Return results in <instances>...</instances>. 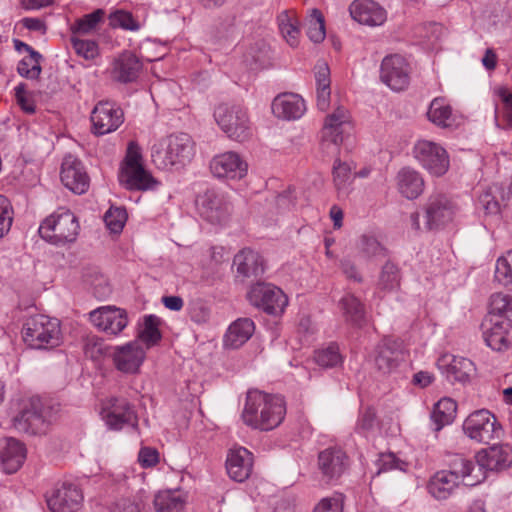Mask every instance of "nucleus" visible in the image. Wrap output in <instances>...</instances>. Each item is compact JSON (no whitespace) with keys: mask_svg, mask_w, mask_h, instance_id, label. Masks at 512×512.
Instances as JSON below:
<instances>
[{"mask_svg":"<svg viewBox=\"0 0 512 512\" xmlns=\"http://www.w3.org/2000/svg\"><path fill=\"white\" fill-rule=\"evenodd\" d=\"M285 414L286 404L282 396L250 390L241 416L247 426L269 431L282 423Z\"/></svg>","mask_w":512,"mask_h":512,"instance_id":"nucleus-1","label":"nucleus"},{"mask_svg":"<svg viewBox=\"0 0 512 512\" xmlns=\"http://www.w3.org/2000/svg\"><path fill=\"white\" fill-rule=\"evenodd\" d=\"M80 232L76 215L69 209L58 208L40 224L38 233L46 242L57 247L74 243Z\"/></svg>","mask_w":512,"mask_h":512,"instance_id":"nucleus-2","label":"nucleus"},{"mask_svg":"<svg viewBox=\"0 0 512 512\" xmlns=\"http://www.w3.org/2000/svg\"><path fill=\"white\" fill-rule=\"evenodd\" d=\"M60 322L43 314L30 316L22 327L23 341L33 349H48L60 344Z\"/></svg>","mask_w":512,"mask_h":512,"instance_id":"nucleus-3","label":"nucleus"},{"mask_svg":"<svg viewBox=\"0 0 512 512\" xmlns=\"http://www.w3.org/2000/svg\"><path fill=\"white\" fill-rule=\"evenodd\" d=\"M50 407L35 396L23 401L19 412L13 417V427L20 433L37 435L45 433L50 424Z\"/></svg>","mask_w":512,"mask_h":512,"instance_id":"nucleus-4","label":"nucleus"},{"mask_svg":"<svg viewBox=\"0 0 512 512\" xmlns=\"http://www.w3.org/2000/svg\"><path fill=\"white\" fill-rule=\"evenodd\" d=\"M153 163L162 169L175 165H185L193 157V142L186 133L171 135L167 139L165 152L158 145L151 149Z\"/></svg>","mask_w":512,"mask_h":512,"instance_id":"nucleus-5","label":"nucleus"},{"mask_svg":"<svg viewBox=\"0 0 512 512\" xmlns=\"http://www.w3.org/2000/svg\"><path fill=\"white\" fill-rule=\"evenodd\" d=\"M214 118L229 138L242 142L250 136L249 119L240 106L219 104L214 110Z\"/></svg>","mask_w":512,"mask_h":512,"instance_id":"nucleus-6","label":"nucleus"},{"mask_svg":"<svg viewBox=\"0 0 512 512\" xmlns=\"http://www.w3.org/2000/svg\"><path fill=\"white\" fill-rule=\"evenodd\" d=\"M463 430L470 439L482 443L498 439L502 434L501 424L486 409L471 413L463 423Z\"/></svg>","mask_w":512,"mask_h":512,"instance_id":"nucleus-7","label":"nucleus"},{"mask_svg":"<svg viewBox=\"0 0 512 512\" xmlns=\"http://www.w3.org/2000/svg\"><path fill=\"white\" fill-rule=\"evenodd\" d=\"M250 303L265 313L279 316L288 305V297L278 287L270 283H256L248 293Z\"/></svg>","mask_w":512,"mask_h":512,"instance_id":"nucleus-8","label":"nucleus"},{"mask_svg":"<svg viewBox=\"0 0 512 512\" xmlns=\"http://www.w3.org/2000/svg\"><path fill=\"white\" fill-rule=\"evenodd\" d=\"M414 156L432 175L442 176L449 168L447 151L437 143L428 140L418 141L414 147Z\"/></svg>","mask_w":512,"mask_h":512,"instance_id":"nucleus-9","label":"nucleus"},{"mask_svg":"<svg viewBox=\"0 0 512 512\" xmlns=\"http://www.w3.org/2000/svg\"><path fill=\"white\" fill-rule=\"evenodd\" d=\"M200 216L211 224H222L230 214V204L214 189H207L196 198Z\"/></svg>","mask_w":512,"mask_h":512,"instance_id":"nucleus-10","label":"nucleus"},{"mask_svg":"<svg viewBox=\"0 0 512 512\" xmlns=\"http://www.w3.org/2000/svg\"><path fill=\"white\" fill-rule=\"evenodd\" d=\"M123 121V110L110 101L98 102L91 113L93 133L98 136L114 132Z\"/></svg>","mask_w":512,"mask_h":512,"instance_id":"nucleus-11","label":"nucleus"},{"mask_svg":"<svg viewBox=\"0 0 512 512\" xmlns=\"http://www.w3.org/2000/svg\"><path fill=\"white\" fill-rule=\"evenodd\" d=\"M46 501L51 512H78L83 505V494L77 485L63 482L53 489Z\"/></svg>","mask_w":512,"mask_h":512,"instance_id":"nucleus-12","label":"nucleus"},{"mask_svg":"<svg viewBox=\"0 0 512 512\" xmlns=\"http://www.w3.org/2000/svg\"><path fill=\"white\" fill-rule=\"evenodd\" d=\"M380 78L392 90H404L410 81L408 63L397 54L386 56L381 63Z\"/></svg>","mask_w":512,"mask_h":512,"instance_id":"nucleus-13","label":"nucleus"},{"mask_svg":"<svg viewBox=\"0 0 512 512\" xmlns=\"http://www.w3.org/2000/svg\"><path fill=\"white\" fill-rule=\"evenodd\" d=\"M481 327L484 341L492 350L503 352L511 348L512 322L509 319L484 320Z\"/></svg>","mask_w":512,"mask_h":512,"instance_id":"nucleus-14","label":"nucleus"},{"mask_svg":"<svg viewBox=\"0 0 512 512\" xmlns=\"http://www.w3.org/2000/svg\"><path fill=\"white\" fill-rule=\"evenodd\" d=\"M92 324L109 335H118L128 324L127 312L114 306H103L89 314Z\"/></svg>","mask_w":512,"mask_h":512,"instance_id":"nucleus-15","label":"nucleus"},{"mask_svg":"<svg viewBox=\"0 0 512 512\" xmlns=\"http://www.w3.org/2000/svg\"><path fill=\"white\" fill-rule=\"evenodd\" d=\"M455 214V206L445 195L429 197L425 206V226L428 230L438 229L450 221Z\"/></svg>","mask_w":512,"mask_h":512,"instance_id":"nucleus-16","label":"nucleus"},{"mask_svg":"<svg viewBox=\"0 0 512 512\" xmlns=\"http://www.w3.org/2000/svg\"><path fill=\"white\" fill-rule=\"evenodd\" d=\"M104 410V419L110 429L121 430L124 426H137L136 412L126 398L111 397Z\"/></svg>","mask_w":512,"mask_h":512,"instance_id":"nucleus-17","label":"nucleus"},{"mask_svg":"<svg viewBox=\"0 0 512 512\" xmlns=\"http://www.w3.org/2000/svg\"><path fill=\"white\" fill-rule=\"evenodd\" d=\"M476 461L482 471L501 472L512 465V447L508 444H495L480 450Z\"/></svg>","mask_w":512,"mask_h":512,"instance_id":"nucleus-18","label":"nucleus"},{"mask_svg":"<svg viewBox=\"0 0 512 512\" xmlns=\"http://www.w3.org/2000/svg\"><path fill=\"white\" fill-rule=\"evenodd\" d=\"M437 365L447 380L452 383L466 384L476 372L475 364L470 359L460 356L443 355Z\"/></svg>","mask_w":512,"mask_h":512,"instance_id":"nucleus-19","label":"nucleus"},{"mask_svg":"<svg viewBox=\"0 0 512 512\" xmlns=\"http://www.w3.org/2000/svg\"><path fill=\"white\" fill-rule=\"evenodd\" d=\"M402 360L403 349L400 341L385 338L375 347L374 365L382 374L394 371Z\"/></svg>","mask_w":512,"mask_h":512,"instance_id":"nucleus-20","label":"nucleus"},{"mask_svg":"<svg viewBox=\"0 0 512 512\" xmlns=\"http://www.w3.org/2000/svg\"><path fill=\"white\" fill-rule=\"evenodd\" d=\"M61 181L76 194H83L89 188V176L82 162L73 155H67L61 165Z\"/></svg>","mask_w":512,"mask_h":512,"instance_id":"nucleus-21","label":"nucleus"},{"mask_svg":"<svg viewBox=\"0 0 512 512\" xmlns=\"http://www.w3.org/2000/svg\"><path fill=\"white\" fill-rule=\"evenodd\" d=\"M247 168V163L235 152L217 155L210 162V170L217 178L241 179Z\"/></svg>","mask_w":512,"mask_h":512,"instance_id":"nucleus-22","label":"nucleus"},{"mask_svg":"<svg viewBox=\"0 0 512 512\" xmlns=\"http://www.w3.org/2000/svg\"><path fill=\"white\" fill-rule=\"evenodd\" d=\"M348 467V456L341 448L329 447L318 455V468L328 481L338 479Z\"/></svg>","mask_w":512,"mask_h":512,"instance_id":"nucleus-23","label":"nucleus"},{"mask_svg":"<svg viewBox=\"0 0 512 512\" xmlns=\"http://www.w3.org/2000/svg\"><path fill=\"white\" fill-rule=\"evenodd\" d=\"M448 467L449 469L446 471L452 476H457V481L465 486H476L486 478L485 472L479 468L477 463L475 464L462 455H454L450 459Z\"/></svg>","mask_w":512,"mask_h":512,"instance_id":"nucleus-24","label":"nucleus"},{"mask_svg":"<svg viewBox=\"0 0 512 512\" xmlns=\"http://www.w3.org/2000/svg\"><path fill=\"white\" fill-rule=\"evenodd\" d=\"M349 12L355 21L368 26H380L387 18L385 9L373 0H354Z\"/></svg>","mask_w":512,"mask_h":512,"instance_id":"nucleus-25","label":"nucleus"},{"mask_svg":"<svg viewBox=\"0 0 512 512\" xmlns=\"http://www.w3.org/2000/svg\"><path fill=\"white\" fill-rule=\"evenodd\" d=\"M144 358L145 351L137 341L116 347L113 353L116 368L125 373L137 372Z\"/></svg>","mask_w":512,"mask_h":512,"instance_id":"nucleus-26","label":"nucleus"},{"mask_svg":"<svg viewBox=\"0 0 512 512\" xmlns=\"http://www.w3.org/2000/svg\"><path fill=\"white\" fill-rule=\"evenodd\" d=\"M26 454V447L21 441L12 437L5 438L0 446V461L4 472H17L23 465Z\"/></svg>","mask_w":512,"mask_h":512,"instance_id":"nucleus-27","label":"nucleus"},{"mask_svg":"<svg viewBox=\"0 0 512 512\" xmlns=\"http://www.w3.org/2000/svg\"><path fill=\"white\" fill-rule=\"evenodd\" d=\"M119 181L127 190L131 191H152L160 185V182L144 166L121 169Z\"/></svg>","mask_w":512,"mask_h":512,"instance_id":"nucleus-28","label":"nucleus"},{"mask_svg":"<svg viewBox=\"0 0 512 512\" xmlns=\"http://www.w3.org/2000/svg\"><path fill=\"white\" fill-rule=\"evenodd\" d=\"M253 467V456L246 448L231 450L226 459V470L231 479L244 482L250 476Z\"/></svg>","mask_w":512,"mask_h":512,"instance_id":"nucleus-29","label":"nucleus"},{"mask_svg":"<svg viewBox=\"0 0 512 512\" xmlns=\"http://www.w3.org/2000/svg\"><path fill=\"white\" fill-rule=\"evenodd\" d=\"M140 59L130 51L121 53L113 62L112 77L120 83H132L142 70Z\"/></svg>","mask_w":512,"mask_h":512,"instance_id":"nucleus-30","label":"nucleus"},{"mask_svg":"<svg viewBox=\"0 0 512 512\" xmlns=\"http://www.w3.org/2000/svg\"><path fill=\"white\" fill-rule=\"evenodd\" d=\"M271 109L278 118L286 120L298 119L305 112V103L297 94L284 93L274 98Z\"/></svg>","mask_w":512,"mask_h":512,"instance_id":"nucleus-31","label":"nucleus"},{"mask_svg":"<svg viewBox=\"0 0 512 512\" xmlns=\"http://www.w3.org/2000/svg\"><path fill=\"white\" fill-rule=\"evenodd\" d=\"M233 264L236 266L238 276L243 278L258 277L264 272L262 257L249 248L237 253L234 256Z\"/></svg>","mask_w":512,"mask_h":512,"instance_id":"nucleus-32","label":"nucleus"},{"mask_svg":"<svg viewBox=\"0 0 512 512\" xmlns=\"http://www.w3.org/2000/svg\"><path fill=\"white\" fill-rule=\"evenodd\" d=\"M255 324L250 318H239L228 328L225 335L227 347L237 349L245 344L253 335Z\"/></svg>","mask_w":512,"mask_h":512,"instance_id":"nucleus-33","label":"nucleus"},{"mask_svg":"<svg viewBox=\"0 0 512 512\" xmlns=\"http://www.w3.org/2000/svg\"><path fill=\"white\" fill-rule=\"evenodd\" d=\"M397 186L404 197L416 199L423 192L424 180L417 171L405 167L397 174Z\"/></svg>","mask_w":512,"mask_h":512,"instance_id":"nucleus-34","label":"nucleus"},{"mask_svg":"<svg viewBox=\"0 0 512 512\" xmlns=\"http://www.w3.org/2000/svg\"><path fill=\"white\" fill-rule=\"evenodd\" d=\"M315 69L317 107L321 111H326L329 108L331 96L330 69L324 61H318Z\"/></svg>","mask_w":512,"mask_h":512,"instance_id":"nucleus-35","label":"nucleus"},{"mask_svg":"<svg viewBox=\"0 0 512 512\" xmlns=\"http://www.w3.org/2000/svg\"><path fill=\"white\" fill-rule=\"evenodd\" d=\"M459 484L457 476H452L446 470H441L431 477L428 483V491L434 498L445 500Z\"/></svg>","mask_w":512,"mask_h":512,"instance_id":"nucleus-36","label":"nucleus"},{"mask_svg":"<svg viewBox=\"0 0 512 512\" xmlns=\"http://www.w3.org/2000/svg\"><path fill=\"white\" fill-rule=\"evenodd\" d=\"M186 499L180 490L159 491L154 497V508L157 512H182Z\"/></svg>","mask_w":512,"mask_h":512,"instance_id":"nucleus-37","label":"nucleus"},{"mask_svg":"<svg viewBox=\"0 0 512 512\" xmlns=\"http://www.w3.org/2000/svg\"><path fill=\"white\" fill-rule=\"evenodd\" d=\"M457 403L451 398L440 399L433 408L431 420L434 431H440L444 426L453 422L456 417Z\"/></svg>","mask_w":512,"mask_h":512,"instance_id":"nucleus-38","label":"nucleus"},{"mask_svg":"<svg viewBox=\"0 0 512 512\" xmlns=\"http://www.w3.org/2000/svg\"><path fill=\"white\" fill-rule=\"evenodd\" d=\"M346 322L361 327L365 322L364 305L354 295L348 294L340 300Z\"/></svg>","mask_w":512,"mask_h":512,"instance_id":"nucleus-39","label":"nucleus"},{"mask_svg":"<svg viewBox=\"0 0 512 512\" xmlns=\"http://www.w3.org/2000/svg\"><path fill=\"white\" fill-rule=\"evenodd\" d=\"M492 318L509 319L512 322V297L502 293L491 296L489 314L485 320Z\"/></svg>","mask_w":512,"mask_h":512,"instance_id":"nucleus-40","label":"nucleus"},{"mask_svg":"<svg viewBox=\"0 0 512 512\" xmlns=\"http://www.w3.org/2000/svg\"><path fill=\"white\" fill-rule=\"evenodd\" d=\"M427 116L435 125L446 128L451 126L452 108L444 98L438 97L430 103Z\"/></svg>","mask_w":512,"mask_h":512,"instance_id":"nucleus-41","label":"nucleus"},{"mask_svg":"<svg viewBox=\"0 0 512 512\" xmlns=\"http://www.w3.org/2000/svg\"><path fill=\"white\" fill-rule=\"evenodd\" d=\"M161 322V319L156 315L150 314L144 316L138 338L145 343L148 348L156 345L161 340L162 334L159 330Z\"/></svg>","mask_w":512,"mask_h":512,"instance_id":"nucleus-42","label":"nucleus"},{"mask_svg":"<svg viewBox=\"0 0 512 512\" xmlns=\"http://www.w3.org/2000/svg\"><path fill=\"white\" fill-rule=\"evenodd\" d=\"M105 11L96 9L92 13L86 14L78 18L71 26L73 35H86L96 30L99 23L103 21Z\"/></svg>","mask_w":512,"mask_h":512,"instance_id":"nucleus-43","label":"nucleus"},{"mask_svg":"<svg viewBox=\"0 0 512 512\" xmlns=\"http://www.w3.org/2000/svg\"><path fill=\"white\" fill-rule=\"evenodd\" d=\"M400 280V268L392 261H386V263L382 266L379 275L378 286L380 289L392 291L399 287Z\"/></svg>","mask_w":512,"mask_h":512,"instance_id":"nucleus-44","label":"nucleus"},{"mask_svg":"<svg viewBox=\"0 0 512 512\" xmlns=\"http://www.w3.org/2000/svg\"><path fill=\"white\" fill-rule=\"evenodd\" d=\"M307 36L314 43H321L325 39V21L319 9H312L307 27Z\"/></svg>","mask_w":512,"mask_h":512,"instance_id":"nucleus-45","label":"nucleus"},{"mask_svg":"<svg viewBox=\"0 0 512 512\" xmlns=\"http://www.w3.org/2000/svg\"><path fill=\"white\" fill-rule=\"evenodd\" d=\"M279 28L291 47H296L299 43L300 29L298 21L288 16L286 12L279 16Z\"/></svg>","mask_w":512,"mask_h":512,"instance_id":"nucleus-46","label":"nucleus"},{"mask_svg":"<svg viewBox=\"0 0 512 512\" xmlns=\"http://www.w3.org/2000/svg\"><path fill=\"white\" fill-rule=\"evenodd\" d=\"M316 363L324 368H333L342 363L339 347L331 343L328 347L315 352Z\"/></svg>","mask_w":512,"mask_h":512,"instance_id":"nucleus-47","label":"nucleus"},{"mask_svg":"<svg viewBox=\"0 0 512 512\" xmlns=\"http://www.w3.org/2000/svg\"><path fill=\"white\" fill-rule=\"evenodd\" d=\"M375 465L377 467L376 475L396 469L405 471L407 467V463L399 459L392 452L380 453Z\"/></svg>","mask_w":512,"mask_h":512,"instance_id":"nucleus-48","label":"nucleus"},{"mask_svg":"<svg viewBox=\"0 0 512 512\" xmlns=\"http://www.w3.org/2000/svg\"><path fill=\"white\" fill-rule=\"evenodd\" d=\"M352 167L347 162L336 159L333 165V181L336 189L340 191L346 190L351 179Z\"/></svg>","mask_w":512,"mask_h":512,"instance_id":"nucleus-49","label":"nucleus"},{"mask_svg":"<svg viewBox=\"0 0 512 512\" xmlns=\"http://www.w3.org/2000/svg\"><path fill=\"white\" fill-rule=\"evenodd\" d=\"M84 354L87 358L94 361L99 360L102 356L109 354V348L103 339L97 336H89L86 338L83 346Z\"/></svg>","mask_w":512,"mask_h":512,"instance_id":"nucleus-50","label":"nucleus"},{"mask_svg":"<svg viewBox=\"0 0 512 512\" xmlns=\"http://www.w3.org/2000/svg\"><path fill=\"white\" fill-rule=\"evenodd\" d=\"M126 219L127 213L125 208L122 207H110V209L104 214V222L107 228L113 233H119L122 231Z\"/></svg>","mask_w":512,"mask_h":512,"instance_id":"nucleus-51","label":"nucleus"},{"mask_svg":"<svg viewBox=\"0 0 512 512\" xmlns=\"http://www.w3.org/2000/svg\"><path fill=\"white\" fill-rule=\"evenodd\" d=\"M358 247L360 253L366 258L386 256V249L373 236H361Z\"/></svg>","mask_w":512,"mask_h":512,"instance_id":"nucleus-52","label":"nucleus"},{"mask_svg":"<svg viewBox=\"0 0 512 512\" xmlns=\"http://www.w3.org/2000/svg\"><path fill=\"white\" fill-rule=\"evenodd\" d=\"M109 25L113 28L119 27L130 31H137L140 27L133 15L124 10H116L111 13L109 15Z\"/></svg>","mask_w":512,"mask_h":512,"instance_id":"nucleus-53","label":"nucleus"},{"mask_svg":"<svg viewBox=\"0 0 512 512\" xmlns=\"http://www.w3.org/2000/svg\"><path fill=\"white\" fill-rule=\"evenodd\" d=\"M495 279L503 285L512 283V250L508 251L506 256L498 258L495 267Z\"/></svg>","mask_w":512,"mask_h":512,"instance_id":"nucleus-54","label":"nucleus"},{"mask_svg":"<svg viewBox=\"0 0 512 512\" xmlns=\"http://www.w3.org/2000/svg\"><path fill=\"white\" fill-rule=\"evenodd\" d=\"M378 418L373 407L368 406L360 412L355 431L359 434L366 435L378 425Z\"/></svg>","mask_w":512,"mask_h":512,"instance_id":"nucleus-55","label":"nucleus"},{"mask_svg":"<svg viewBox=\"0 0 512 512\" xmlns=\"http://www.w3.org/2000/svg\"><path fill=\"white\" fill-rule=\"evenodd\" d=\"M71 44L75 52L87 60L94 59L99 53L98 44L94 40H84L72 35Z\"/></svg>","mask_w":512,"mask_h":512,"instance_id":"nucleus-56","label":"nucleus"},{"mask_svg":"<svg viewBox=\"0 0 512 512\" xmlns=\"http://www.w3.org/2000/svg\"><path fill=\"white\" fill-rule=\"evenodd\" d=\"M346 126L325 122L322 129V142L339 146L344 140Z\"/></svg>","mask_w":512,"mask_h":512,"instance_id":"nucleus-57","label":"nucleus"},{"mask_svg":"<svg viewBox=\"0 0 512 512\" xmlns=\"http://www.w3.org/2000/svg\"><path fill=\"white\" fill-rule=\"evenodd\" d=\"M12 221L10 202L4 195H0V238L10 230Z\"/></svg>","mask_w":512,"mask_h":512,"instance_id":"nucleus-58","label":"nucleus"},{"mask_svg":"<svg viewBox=\"0 0 512 512\" xmlns=\"http://www.w3.org/2000/svg\"><path fill=\"white\" fill-rule=\"evenodd\" d=\"M189 316L194 323L204 324L209 321L211 310L203 301L197 300L190 305Z\"/></svg>","mask_w":512,"mask_h":512,"instance_id":"nucleus-59","label":"nucleus"},{"mask_svg":"<svg viewBox=\"0 0 512 512\" xmlns=\"http://www.w3.org/2000/svg\"><path fill=\"white\" fill-rule=\"evenodd\" d=\"M42 71L40 61L34 62L31 57L24 58L17 65V72L27 79H36Z\"/></svg>","mask_w":512,"mask_h":512,"instance_id":"nucleus-60","label":"nucleus"},{"mask_svg":"<svg viewBox=\"0 0 512 512\" xmlns=\"http://www.w3.org/2000/svg\"><path fill=\"white\" fill-rule=\"evenodd\" d=\"M140 166H144L142 163L141 149L136 142L132 141L128 144L124 166L121 169H130Z\"/></svg>","mask_w":512,"mask_h":512,"instance_id":"nucleus-61","label":"nucleus"},{"mask_svg":"<svg viewBox=\"0 0 512 512\" xmlns=\"http://www.w3.org/2000/svg\"><path fill=\"white\" fill-rule=\"evenodd\" d=\"M14 90L17 103L21 107V109L29 114L34 113L35 105L33 100L27 95L26 84L20 83L15 87Z\"/></svg>","mask_w":512,"mask_h":512,"instance_id":"nucleus-62","label":"nucleus"},{"mask_svg":"<svg viewBox=\"0 0 512 512\" xmlns=\"http://www.w3.org/2000/svg\"><path fill=\"white\" fill-rule=\"evenodd\" d=\"M479 205L486 214H497L500 211V205L491 190L483 192L478 199Z\"/></svg>","mask_w":512,"mask_h":512,"instance_id":"nucleus-63","label":"nucleus"},{"mask_svg":"<svg viewBox=\"0 0 512 512\" xmlns=\"http://www.w3.org/2000/svg\"><path fill=\"white\" fill-rule=\"evenodd\" d=\"M138 461L144 468L154 467L159 462V452L152 447H142L138 453Z\"/></svg>","mask_w":512,"mask_h":512,"instance_id":"nucleus-64","label":"nucleus"}]
</instances>
